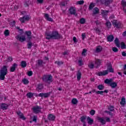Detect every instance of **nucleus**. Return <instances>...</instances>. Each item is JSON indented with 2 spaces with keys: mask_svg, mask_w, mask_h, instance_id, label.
<instances>
[{
  "mask_svg": "<svg viewBox=\"0 0 126 126\" xmlns=\"http://www.w3.org/2000/svg\"><path fill=\"white\" fill-rule=\"evenodd\" d=\"M113 81H114V79L111 78L110 79H106L104 80V83H105V84H108V85H110L113 82Z\"/></svg>",
  "mask_w": 126,
  "mask_h": 126,
  "instance_id": "obj_21",
  "label": "nucleus"
},
{
  "mask_svg": "<svg viewBox=\"0 0 126 126\" xmlns=\"http://www.w3.org/2000/svg\"><path fill=\"white\" fill-rule=\"evenodd\" d=\"M112 22L113 25L114 26V27H116V28H120V23H118V21L113 20Z\"/></svg>",
  "mask_w": 126,
  "mask_h": 126,
  "instance_id": "obj_17",
  "label": "nucleus"
},
{
  "mask_svg": "<svg viewBox=\"0 0 126 126\" xmlns=\"http://www.w3.org/2000/svg\"><path fill=\"white\" fill-rule=\"evenodd\" d=\"M94 6H95V5L94 4V3H91L89 6V9L90 10H91L92 9H93Z\"/></svg>",
  "mask_w": 126,
  "mask_h": 126,
  "instance_id": "obj_40",
  "label": "nucleus"
},
{
  "mask_svg": "<svg viewBox=\"0 0 126 126\" xmlns=\"http://www.w3.org/2000/svg\"><path fill=\"white\" fill-rule=\"evenodd\" d=\"M88 66L90 68H91V69L94 68V64H93V63H90L89 65H88Z\"/></svg>",
  "mask_w": 126,
  "mask_h": 126,
  "instance_id": "obj_54",
  "label": "nucleus"
},
{
  "mask_svg": "<svg viewBox=\"0 0 126 126\" xmlns=\"http://www.w3.org/2000/svg\"><path fill=\"white\" fill-rule=\"evenodd\" d=\"M95 111L94 110H91L90 112V114L91 115V116H94L95 115Z\"/></svg>",
  "mask_w": 126,
  "mask_h": 126,
  "instance_id": "obj_55",
  "label": "nucleus"
},
{
  "mask_svg": "<svg viewBox=\"0 0 126 126\" xmlns=\"http://www.w3.org/2000/svg\"><path fill=\"white\" fill-rule=\"evenodd\" d=\"M114 39H115V37H114V35L110 34L107 36V42H113V41H114Z\"/></svg>",
  "mask_w": 126,
  "mask_h": 126,
  "instance_id": "obj_18",
  "label": "nucleus"
},
{
  "mask_svg": "<svg viewBox=\"0 0 126 126\" xmlns=\"http://www.w3.org/2000/svg\"><path fill=\"white\" fill-rule=\"evenodd\" d=\"M17 32H18V33H19L20 35H22V34L24 33V32H23V30L21 29L20 27H17Z\"/></svg>",
  "mask_w": 126,
  "mask_h": 126,
  "instance_id": "obj_34",
  "label": "nucleus"
},
{
  "mask_svg": "<svg viewBox=\"0 0 126 126\" xmlns=\"http://www.w3.org/2000/svg\"><path fill=\"white\" fill-rule=\"evenodd\" d=\"M77 80L79 81L80 79H81V72H80V70H78L77 73Z\"/></svg>",
  "mask_w": 126,
  "mask_h": 126,
  "instance_id": "obj_28",
  "label": "nucleus"
},
{
  "mask_svg": "<svg viewBox=\"0 0 126 126\" xmlns=\"http://www.w3.org/2000/svg\"><path fill=\"white\" fill-rule=\"evenodd\" d=\"M25 34L26 35V36H28L27 38L29 41H30L31 39L32 38V36L31 35L32 34V32H31V31H26L25 32Z\"/></svg>",
  "mask_w": 126,
  "mask_h": 126,
  "instance_id": "obj_12",
  "label": "nucleus"
},
{
  "mask_svg": "<svg viewBox=\"0 0 126 126\" xmlns=\"http://www.w3.org/2000/svg\"><path fill=\"white\" fill-rule=\"evenodd\" d=\"M12 58L11 57H8V58L4 61L5 63H8L9 62H12Z\"/></svg>",
  "mask_w": 126,
  "mask_h": 126,
  "instance_id": "obj_49",
  "label": "nucleus"
},
{
  "mask_svg": "<svg viewBox=\"0 0 126 126\" xmlns=\"http://www.w3.org/2000/svg\"><path fill=\"white\" fill-rule=\"evenodd\" d=\"M71 103L73 104V105H76V104L78 103V101L77 99H76V98H73L72 99Z\"/></svg>",
  "mask_w": 126,
  "mask_h": 126,
  "instance_id": "obj_38",
  "label": "nucleus"
},
{
  "mask_svg": "<svg viewBox=\"0 0 126 126\" xmlns=\"http://www.w3.org/2000/svg\"><path fill=\"white\" fill-rule=\"evenodd\" d=\"M55 63H57V64H58V65L60 66V65H62V64H63V61H56L55 62Z\"/></svg>",
  "mask_w": 126,
  "mask_h": 126,
  "instance_id": "obj_41",
  "label": "nucleus"
},
{
  "mask_svg": "<svg viewBox=\"0 0 126 126\" xmlns=\"http://www.w3.org/2000/svg\"><path fill=\"white\" fill-rule=\"evenodd\" d=\"M96 93L97 94H100V95H103V93H104V92H103V91H96Z\"/></svg>",
  "mask_w": 126,
  "mask_h": 126,
  "instance_id": "obj_61",
  "label": "nucleus"
},
{
  "mask_svg": "<svg viewBox=\"0 0 126 126\" xmlns=\"http://www.w3.org/2000/svg\"><path fill=\"white\" fill-rule=\"evenodd\" d=\"M108 110L110 112H114L115 111V106H112V105H110V106H109L108 107Z\"/></svg>",
  "mask_w": 126,
  "mask_h": 126,
  "instance_id": "obj_35",
  "label": "nucleus"
},
{
  "mask_svg": "<svg viewBox=\"0 0 126 126\" xmlns=\"http://www.w3.org/2000/svg\"><path fill=\"white\" fill-rule=\"evenodd\" d=\"M105 113H106L108 115H110V116H113V113L111 112V111H105Z\"/></svg>",
  "mask_w": 126,
  "mask_h": 126,
  "instance_id": "obj_63",
  "label": "nucleus"
},
{
  "mask_svg": "<svg viewBox=\"0 0 126 126\" xmlns=\"http://www.w3.org/2000/svg\"><path fill=\"white\" fill-rule=\"evenodd\" d=\"M121 49H126V44L124 42H121Z\"/></svg>",
  "mask_w": 126,
  "mask_h": 126,
  "instance_id": "obj_52",
  "label": "nucleus"
},
{
  "mask_svg": "<svg viewBox=\"0 0 126 126\" xmlns=\"http://www.w3.org/2000/svg\"><path fill=\"white\" fill-rule=\"evenodd\" d=\"M8 108V105L6 103H1L0 104V108L2 110H7Z\"/></svg>",
  "mask_w": 126,
  "mask_h": 126,
  "instance_id": "obj_15",
  "label": "nucleus"
},
{
  "mask_svg": "<svg viewBox=\"0 0 126 126\" xmlns=\"http://www.w3.org/2000/svg\"><path fill=\"white\" fill-rule=\"evenodd\" d=\"M105 25L107 28H111L112 27V24L109 21H107L106 23H105Z\"/></svg>",
  "mask_w": 126,
  "mask_h": 126,
  "instance_id": "obj_37",
  "label": "nucleus"
},
{
  "mask_svg": "<svg viewBox=\"0 0 126 126\" xmlns=\"http://www.w3.org/2000/svg\"><path fill=\"white\" fill-rule=\"evenodd\" d=\"M7 67L6 65L3 66L0 70V80L5 79V75L7 74Z\"/></svg>",
  "mask_w": 126,
  "mask_h": 126,
  "instance_id": "obj_2",
  "label": "nucleus"
},
{
  "mask_svg": "<svg viewBox=\"0 0 126 126\" xmlns=\"http://www.w3.org/2000/svg\"><path fill=\"white\" fill-rule=\"evenodd\" d=\"M110 11L109 10H101V14L105 20H107V15H108V13Z\"/></svg>",
  "mask_w": 126,
  "mask_h": 126,
  "instance_id": "obj_9",
  "label": "nucleus"
},
{
  "mask_svg": "<svg viewBox=\"0 0 126 126\" xmlns=\"http://www.w3.org/2000/svg\"><path fill=\"white\" fill-rule=\"evenodd\" d=\"M42 79L43 81L46 83H51V82H53V76H52V75H44Z\"/></svg>",
  "mask_w": 126,
  "mask_h": 126,
  "instance_id": "obj_3",
  "label": "nucleus"
},
{
  "mask_svg": "<svg viewBox=\"0 0 126 126\" xmlns=\"http://www.w3.org/2000/svg\"><path fill=\"white\" fill-rule=\"evenodd\" d=\"M33 95H34V94H33V93H29L27 94V96L28 98H32V97H33Z\"/></svg>",
  "mask_w": 126,
  "mask_h": 126,
  "instance_id": "obj_43",
  "label": "nucleus"
},
{
  "mask_svg": "<svg viewBox=\"0 0 126 126\" xmlns=\"http://www.w3.org/2000/svg\"><path fill=\"white\" fill-rule=\"evenodd\" d=\"M100 10L97 7H94L93 9V16L96 15L99 13Z\"/></svg>",
  "mask_w": 126,
  "mask_h": 126,
  "instance_id": "obj_19",
  "label": "nucleus"
},
{
  "mask_svg": "<svg viewBox=\"0 0 126 126\" xmlns=\"http://www.w3.org/2000/svg\"><path fill=\"white\" fill-rule=\"evenodd\" d=\"M106 65L107 66V69L106 70L107 71V72H112L114 73V69H113V66H112V63L111 62L107 63L106 64Z\"/></svg>",
  "mask_w": 126,
  "mask_h": 126,
  "instance_id": "obj_6",
  "label": "nucleus"
},
{
  "mask_svg": "<svg viewBox=\"0 0 126 126\" xmlns=\"http://www.w3.org/2000/svg\"><path fill=\"white\" fill-rule=\"evenodd\" d=\"M112 51H113V52H114L115 53H117V52H119V49L118 48H117V47H113Z\"/></svg>",
  "mask_w": 126,
  "mask_h": 126,
  "instance_id": "obj_58",
  "label": "nucleus"
},
{
  "mask_svg": "<svg viewBox=\"0 0 126 126\" xmlns=\"http://www.w3.org/2000/svg\"><path fill=\"white\" fill-rule=\"evenodd\" d=\"M21 23L23 24L25 23V21H29L30 20V17L28 15H25L23 17H21L19 19Z\"/></svg>",
  "mask_w": 126,
  "mask_h": 126,
  "instance_id": "obj_4",
  "label": "nucleus"
},
{
  "mask_svg": "<svg viewBox=\"0 0 126 126\" xmlns=\"http://www.w3.org/2000/svg\"><path fill=\"white\" fill-rule=\"evenodd\" d=\"M9 34H10V33L9 32V30H5L4 31V35L5 37H8V36H9Z\"/></svg>",
  "mask_w": 126,
  "mask_h": 126,
  "instance_id": "obj_36",
  "label": "nucleus"
},
{
  "mask_svg": "<svg viewBox=\"0 0 126 126\" xmlns=\"http://www.w3.org/2000/svg\"><path fill=\"white\" fill-rule=\"evenodd\" d=\"M27 75L29 76H32V75H33V72H32V71H29L27 72Z\"/></svg>",
  "mask_w": 126,
  "mask_h": 126,
  "instance_id": "obj_59",
  "label": "nucleus"
},
{
  "mask_svg": "<svg viewBox=\"0 0 126 126\" xmlns=\"http://www.w3.org/2000/svg\"><path fill=\"white\" fill-rule=\"evenodd\" d=\"M37 63L39 65V66H44L43 64H45L46 63L43 62V60H39L37 61Z\"/></svg>",
  "mask_w": 126,
  "mask_h": 126,
  "instance_id": "obj_23",
  "label": "nucleus"
},
{
  "mask_svg": "<svg viewBox=\"0 0 126 126\" xmlns=\"http://www.w3.org/2000/svg\"><path fill=\"white\" fill-rule=\"evenodd\" d=\"M85 22H86V21L85 20V19H84L83 18L80 19V23L81 24H84L85 23Z\"/></svg>",
  "mask_w": 126,
  "mask_h": 126,
  "instance_id": "obj_47",
  "label": "nucleus"
},
{
  "mask_svg": "<svg viewBox=\"0 0 126 126\" xmlns=\"http://www.w3.org/2000/svg\"><path fill=\"white\" fill-rule=\"evenodd\" d=\"M110 86L111 87V88H116V87L118 86V83L117 82H112L110 84Z\"/></svg>",
  "mask_w": 126,
  "mask_h": 126,
  "instance_id": "obj_29",
  "label": "nucleus"
},
{
  "mask_svg": "<svg viewBox=\"0 0 126 126\" xmlns=\"http://www.w3.org/2000/svg\"><path fill=\"white\" fill-rule=\"evenodd\" d=\"M96 119L98 122L99 123H100L102 125H106V121L104 119V117H100L99 116H97Z\"/></svg>",
  "mask_w": 126,
  "mask_h": 126,
  "instance_id": "obj_11",
  "label": "nucleus"
},
{
  "mask_svg": "<svg viewBox=\"0 0 126 126\" xmlns=\"http://www.w3.org/2000/svg\"><path fill=\"white\" fill-rule=\"evenodd\" d=\"M86 119H87V116L85 115L81 117L80 120L82 123H83V124H86V122H85V120H86Z\"/></svg>",
  "mask_w": 126,
  "mask_h": 126,
  "instance_id": "obj_24",
  "label": "nucleus"
},
{
  "mask_svg": "<svg viewBox=\"0 0 126 126\" xmlns=\"http://www.w3.org/2000/svg\"><path fill=\"white\" fill-rule=\"evenodd\" d=\"M21 66L22 67V68H25V67H26V66H27V63H26V61H22L21 62Z\"/></svg>",
  "mask_w": 126,
  "mask_h": 126,
  "instance_id": "obj_26",
  "label": "nucleus"
},
{
  "mask_svg": "<svg viewBox=\"0 0 126 126\" xmlns=\"http://www.w3.org/2000/svg\"><path fill=\"white\" fill-rule=\"evenodd\" d=\"M16 68V63H14L13 65L11 67L10 71L11 72H14Z\"/></svg>",
  "mask_w": 126,
  "mask_h": 126,
  "instance_id": "obj_32",
  "label": "nucleus"
},
{
  "mask_svg": "<svg viewBox=\"0 0 126 126\" xmlns=\"http://www.w3.org/2000/svg\"><path fill=\"white\" fill-rule=\"evenodd\" d=\"M94 65L96 68H98V66L99 65H101V62L100 60H98L97 61H95L94 63Z\"/></svg>",
  "mask_w": 126,
  "mask_h": 126,
  "instance_id": "obj_33",
  "label": "nucleus"
},
{
  "mask_svg": "<svg viewBox=\"0 0 126 126\" xmlns=\"http://www.w3.org/2000/svg\"><path fill=\"white\" fill-rule=\"evenodd\" d=\"M100 2L102 4H105L106 6H108L109 4L113 2V0H100Z\"/></svg>",
  "mask_w": 126,
  "mask_h": 126,
  "instance_id": "obj_8",
  "label": "nucleus"
},
{
  "mask_svg": "<svg viewBox=\"0 0 126 126\" xmlns=\"http://www.w3.org/2000/svg\"><path fill=\"white\" fill-rule=\"evenodd\" d=\"M95 23L96 24V25H101V22H100L99 21L97 20L95 21Z\"/></svg>",
  "mask_w": 126,
  "mask_h": 126,
  "instance_id": "obj_64",
  "label": "nucleus"
},
{
  "mask_svg": "<svg viewBox=\"0 0 126 126\" xmlns=\"http://www.w3.org/2000/svg\"><path fill=\"white\" fill-rule=\"evenodd\" d=\"M69 11L70 14L71 15H75V16H77V14L76 13V10L74 9L73 7H70L69 9Z\"/></svg>",
  "mask_w": 126,
  "mask_h": 126,
  "instance_id": "obj_10",
  "label": "nucleus"
},
{
  "mask_svg": "<svg viewBox=\"0 0 126 126\" xmlns=\"http://www.w3.org/2000/svg\"><path fill=\"white\" fill-rule=\"evenodd\" d=\"M108 72L107 70H104L103 72H99L97 73V75L98 76H105V75H107Z\"/></svg>",
  "mask_w": 126,
  "mask_h": 126,
  "instance_id": "obj_16",
  "label": "nucleus"
},
{
  "mask_svg": "<svg viewBox=\"0 0 126 126\" xmlns=\"http://www.w3.org/2000/svg\"><path fill=\"white\" fill-rule=\"evenodd\" d=\"M37 116H33L32 117V122H34V123H37Z\"/></svg>",
  "mask_w": 126,
  "mask_h": 126,
  "instance_id": "obj_56",
  "label": "nucleus"
},
{
  "mask_svg": "<svg viewBox=\"0 0 126 126\" xmlns=\"http://www.w3.org/2000/svg\"><path fill=\"white\" fill-rule=\"evenodd\" d=\"M48 119L50 121L54 122L56 120V116L53 114H49L48 116Z\"/></svg>",
  "mask_w": 126,
  "mask_h": 126,
  "instance_id": "obj_22",
  "label": "nucleus"
},
{
  "mask_svg": "<svg viewBox=\"0 0 126 126\" xmlns=\"http://www.w3.org/2000/svg\"><path fill=\"white\" fill-rule=\"evenodd\" d=\"M103 50V48L101 47V46H98L96 47V50L95 51V53H101Z\"/></svg>",
  "mask_w": 126,
  "mask_h": 126,
  "instance_id": "obj_25",
  "label": "nucleus"
},
{
  "mask_svg": "<svg viewBox=\"0 0 126 126\" xmlns=\"http://www.w3.org/2000/svg\"><path fill=\"white\" fill-rule=\"evenodd\" d=\"M120 104L122 106H124L126 105V98H125V96H123L121 98V101L120 102Z\"/></svg>",
  "mask_w": 126,
  "mask_h": 126,
  "instance_id": "obj_27",
  "label": "nucleus"
},
{
  "mask_svg": "<svg viewBox=\"0 0 126 126\" xmlns=\"http://www.w3.org/2000/svg\"><path fill=\"white\" fill-rule=\"evenodd\" d=\"M11 27H14L15 26V21H13L10 23Z\"/></svg>",
  "mask_w": 126,
  "mask_h": 126,
  "instance_id": "obj_51",
  "label": "nucleus"
},
{
  "mask_svg": "<svg viewBox=\"0 0 126 126\" xmlns=\"http://www.w3.org/2000/svg\"><path fill=\"white\" fill-rule=\"evenodd\" d=\"M121 4L122 5V6L124 8V9H125V8H126V2L123 0L122 1H121Z\"/></svg>",
  "mask_w": 126,
  "mask_h": 126,
  "instance_id": "obj_45",
  "label": "nucleus"
},
{
  "mask_svg": "<svg viewBox=\"0 0 126 126\" xmlns=\"http://www.w3.org/2000/svg\"><path fill=\"white\" fill-rule=\"evenodd\" d=\"M17 39L20 42H24V41L26 40V37L25 36V35H21V36L18 35Z\"/></svg>",
  "mask_w": 126,
  "mask_h": 126,
  "instance_id": "obj_13",
  "label": "nucleus"
},
{
  "mask_svg": "<svg viewBox=\"0 0 126 126\" xmlns=\"http://www.w3.org/2000/svg\"><path fill=\"white\" fill-rule=\"evenodd\" d=\"M60 5H61V6H65V5H67V2H66V1L61 2Z\"/></svg>",
  "mask_w": 126,
  "mask_h": 126,
  "instance_id": "obj_48",
  "label": "nucleus"
},
{
  "mask_svg": "<svg viewBox=\"0 0 126 126\" xmlns=\"http://www.w3.org/2000/svg\"><path fill=\"white\" fill-rule=\"evenodd\" d=\"M41 109L42 108L41 107V106H39L38 105H36V106H34L32 108L33 113H34V114H39V113H41Z\"/></svg>",
  "mask_w": 126,
  "mask_h": 126,
  "instance_id": "obj_5",
  "label": "nucleus"
},
{
  "mask_svg": "<svg viewBox=\"0 0 126 126\" xmlns=\"http://www.w3.org/2000/svg\"><path fill=\"white\" fill-rule=\"evenodd\" d=\"M45 35L47 40H50V39L59 40V39H61V34L59 33V32L56 31L52 32L51 34L46 33H45Z\"/></svg>",
  "mask_w": 126,
  "mask_h": 126,
  "instance_id": "obj_1",
  "label": "nucleus"
},
{
  "mask_svg": "<svg viewBox=\"0 0 126 126\" xmlns=\"http://www.w3.org/2000/svg\"><path fill=\"white\" fill-rule=\"evenodd\" d=\"M43 89V85L39 84L37 86V90H42Z\"/></svg>",
  "mask_w": 126,
  "mask_h": 126,
  "instance_id": "obj_44",
  "label": "nucleus"
},
{
  "mask_svg": "<svg viewBox=\"0 0 126 126\" xmlns=\"http://www.w3.org/2000/svg\"><path fill=\"white\" fill-rule=\"evenodd\" d=\"M32 42H30L28 43V49H31L32 46Z\"/></svg>",
  "mask_w": 126,
  "mask_h": 126,
  "instance_id": "obj_57",
  "label": "nucleus"
},
{
  "mask_svg": "<svg viewBox=\"0 0 126 126\" xmlns=\"http://www.w3.org/2000/svg\"><path fill=\"white\" fill-rule=\"evenodd\" d=\"M73 41H74V43H75V44H76L77 42H78V40H77L75 36H74L73 37Z\"/></svg>",
  "mask_w": 126,
  "mask_h": 126,
  "instance_id": "obj_60",
  "label": "nucleus"
},
{
  "mask_svg": "<svg viewBox=\"0 0 126 126\" xmlns=\"http://www.w3.org/2000/svg\"><path fill=\"white\" fill-rule=\"evenodd\" d=\"M22 82L23 83H24V84L27 85L28 84V83H29V81L28 80V79L24 78L23 79Z\"/></svg>",
  "mask_w": 126,
  "mask_h": 126,
  "instance_id": "obj_39",
  "label": "nucleus"
},
{
  "mask_svg": "<svg viewBox=\"0 0 126 126\" xmlns=\"http://www.w3.org/2000/svg\"><path fill=\"white\" fill-rule=\"evenodd\" d=\"M114 43L116 46L118 47V48H120V41H119V38H118V37H116L115 38L114 40Z\"/></svg>",
  "mask_w": 126,
  "mask_h": 126,
  "instance_id": "obj_30",
  "label": "nucleus"
},
{
  "mask_svg": "<svg viewBox=\"0 0 126 126\" xmlns=\"http://www.w3.org/2000/svg\"><path fill=\"white\" fill-rule=\"evenodd\" d=\"M51 95V93H41L38 94L39 97H44V98H48L49 96Z\"/></svg>",
  "mask_w": 126,
  "mask_h": 126,
  "instance_id": "obj_14",
  "label": "nucleus"
},
{
  "mask_svg": "<svg viewBox=\"0 0 126 126\" xmlns=\"http://www.w3.org/2000/svg\"><path fill=\"white\" fill-rule=\"evenodd\" d=\"M17 115H18V119H20L23 121H25L26 120V117L24 116V114L20 111L17 112Z\"/></svg>",
  "mask_w": 126,
  "mask_h": 126,
  "instance_id": "obj_7",
  "label": "nucleus"
},
{
  "mask_svg": "<svg viewBox=\"0 0 126 126\" xmlns=\"http://www.w3.org/2000/svg\"><path fill=\"white\" fill-rule=\"evenodd\" d=\"M29 4H30V2H29V0L25 1V3H24L25 6L28 7L29 6Z\"/></svg>",
  "mask_w": 126,
  "mask_h": 126,
  "instance_id": "obj_53",
  "label": "nucleus"
},
{
  "mask_svg": "<svg viewBox=\"0 0 126 126\" xmlns=\"http://www.w3.org/2000/svg\"><path fill=\"white\" fill-rule=\"evenodd\" d=\"M84 3V0H80L76 2V4H79L80 5H81Z\"/></svg>",
  "mask_w": 126,
  "mask_h": 126,
  "instance_id": "obj_50",
  "label": "nucleus"
},
{
  "mask_svg": "<svg viewBox=\"0 0 126 126\" xmlns=\"http://www.w3.org/2000/svg\"><path fill=\"white\" fill-rule=\"evenodd\" d=\"M44 17L47 21H50L51 22H53V21H54V20L52 19V18L50 17L49 14H47V13L45 14Z\"/></svg>",
  "mask_w": 126,
  "mask_h": 126,
  "instance_id": "obj_20",
  "label": "nucleus"
},
{
  "mask_svg": "<svg viewBox=\"0 0 126 126\" xmlns=\"http://www.w3.org/2000/svg\"><path fill=\"white\" fill-rule=\"evenodd\" d=\"M86 37V33H82V38L83 40H84V39H85Z\"/></svg>",
  "mask_w": 126,
  "mask_h": 126,
  "instance_id": "obj_62",
  "label": "nucleus"
},
{
  "mask_svg": "<svg viewBox=\"0 0 126 126\" xmlns=\"http://www.w3.org/2000/svg\"><path fill=\"white\" fill-rule=\"evenodd\" d=\"M87 121L89 125H92L94 123V120L91 119L90 117H87Z\"/></svg>",
  "mask_w": 126,
  "mask_h": 126,
  "instance_id": "obj_31",
  "label": "nucleus"
},
{
  "mask_svg": "<svg viewBox=\"0 0 126 126\" xmlns=\"http://www.w3.org/2000/svg\"><path fill=\"white\" fill-rule=\"evenodd\" d=\"M97 88L99 90H104V88H105V87L103 85H99L97 86Z\"/></svg>",
  "mask_w": 126,
  "mask_h": 126,
  "instance_id": "obj_42",
  "label": "nucleus"
},
{
  "mask_svg": "<svg viewBox=\"0 0 126 126\" xmlns=\"http://www.w3.org/2000/svg\"><path fill=\"white\" fill-rule=\"evenodd\" d=\"M87 52V50L86 49H83V52H82V56L85 57L86 56V53Z\"/></svg>",
  "mask_w": 126,
  "mask_h": 126,
  "instance_id": "obj_46",
  "label": "nucleus"
}]
</instances>
